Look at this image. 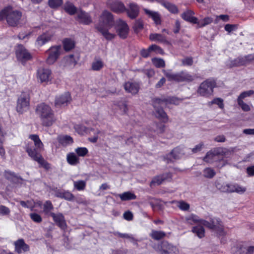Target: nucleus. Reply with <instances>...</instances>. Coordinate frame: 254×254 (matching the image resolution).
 <instances>
[{
    "label": "nucleus",
    "instance_id": "obj_35",
    "mask_svg": "<svg viewBox=\"0 0 254 254\" xmlns=\"http://www.w3.org/2000/svg\"><path fill=\"white\" fill-rule=\"evenodd\" d=\"M191 231L200 239L205 236V229L200 225L193 227Z\"/></svg>",
    "mask_w": 254,
    "mask_h": 254
},
{
    "label": "nucleus",
    "instance_id": "obj_63",
    "mask_svg": "<svg viewBox=\"0 0 254 254\" xmlns=\"http://www.w3.org/2000/svg\"><path fill=\"white\" fill-rule=\"evenodd\" d=\"M211 104H216L218 106L219 108L221 110L223 109L224 104L223 103V100L221 98H216L214 99L211 102Z\"/></svg>",
    "mask_w": 254,
    "mask_h": 254
},
{
    "label": "nucleus",
    "instance_id": "obj_2",
    "mask_svg": "<svg viewBox=\"0 0 254 254\" xmlns=\"http://www.w3.org/2000/svg\"><path fill=\"white\" fill-rule=\"evenodd\" d=\"M22 15L20 11L8 6L0 11V20L5 19L9 26L16 27L20 24Z\"/></svg>",
    "mask_w": 254,
    "mask_h": 254
},
{
    "label": "nucleus",
    "instance_id": "obj_52",
    "mask_svg": "<svg viewBox=\"0 0 254 254\" xmlns=\"http://www.w3.org/2000/svg\"><path fill=\"white\" fill-rule=\"evenodd\" d=\"M226 184H227L224 183L220 180H217L215 182V185L217 189L224 192H226L227 190L226 189Z\"/></svg>",
    "mask_w": 254,
    "mask_h": 254
},
{
    "label": "nucleus",
    "instance_id": "obj_23",
    "mask_svg": "<svg viewBox=\"0 0 254 254\" xmlns=\"http://www.w3.org/2000/svg\"><path fill=\"white\" fill-rule=\"evenodd\" d=\"M219 150V148H214L213 150L209 151L203 158V160L209 163L213 162L216 156L220 153Z\"/></svg>",
    "mask_w": 254,
    "mask_h": 254
},
{
    "label": "nucleus",
    "instance_id": "obj_38",
    "mask_svg": "<svg viewBox=\"0 0 254 254\" xmlns=\"http://www.w3.org/2000/svg\"><path fill=\"white\" fill-rule=\"evenodd\" d=\"M64 10L70 15L74 14L76 11L77 9L76 7L71 2H66L64 5Z\"/></svg>",
    "mask_w": 254,
    "mask_h": 254
},
{
    "label": "nucleus",
    "instance_id": "obj_18",
    "mask_svg": "<svg viewBox=\"0 0 254 254\" xmlns=\"http://www.w3.org/2000/svg\"><path fill=\"white\" fill-rule=\"evenodd\" d=\"M70 101L71 97L70 94L68 92H66L56 98L55 106L57 107H60L62 106L67 105Z\"/></svg>",
    "mask_w": 254,
    "mask_h": 254
},
{
    "label": "nucleus",
    "instance_id": "obj_48",
    "mask_svg": "<svg viewBox=\"0 0 254 254\" xmlns=\"http://www.w3.org/2000/svg\"><path fill=\"white\" fill-rule=\"evenodd\" d=\"M152 62L157 68L164 67L165 66V61L162 59L154 58L152 59Z\"/></svg>",
    "mask_w": 254,
    "mask_h": 254
},
{
    "label": "nucleus",
    "instance_id": "obj_37",
    "mask_svg": "<svg viewBox=\"0 0 254 254\" xmlns=\"http://www.w3.org/2000/svg\"><path fill=\"white\" fill-rule=\"evenodd\" d=\"M166 233L162 231H156L153 230L150 234V236L155 240H159L166 236Z\"/></svg>",
    "mask_w": 254,
    "mask_h": 254
},
{
    "label": "nucleus",
    "instance_id": "obj_50",
    "mask_svg": "<svg viewBox=\"0 0 254 254\" xmlns=\"http://www.w3.org/2000/svg\"><path fill=\"white\" fill-rule=\"evenodd\" d=\"M104 66V63L101 60H96L92 63V69L93 70H99Z\"/></svg>",
    "mask_w": 254,
    "mask_h": 254
},
{
    "label": "nucleus",
    "instance_id": "obj_55",
    "mask_svg": "<svg viewBox=\"0 0 254 254\" xmlns=\"http://www.w3.org/2000/svg\"><path fill=\"white\" fill-rule=\"evenodd\" d=\"M254 95V90H250L248 91H244L240 94L237 99L243 100L246 97H250Z\"/></svg>",
    "mask_w": 254,
    "mask_h": 254
},
{
    "label": "nucleus",
    "instance_id": "obj_56",
    "mask_svg": "<svg viewBox=\"0 0 254 254\" xmlns=\"http://www.w3.org/2000/svg\"><path fill=\"white\" fill-rule=\"evenodd\" d=\"M29 216L31 220L36 223H40L42 221L41 216L36 213H31Z\"/></svg>",
    "mask_w": 254,
    "mask_h": 254
},
{
    "label": "nucleus",
    "instance_id": "obj_51",
    "mask_svg": "<svg viewBox=\"0 0 254 254\" xmlns=\"http://www.w3.org/2000/svg\"><path fill=\"white\" fill-rule=\"evenodd\" d=\"M154 116L163 122H166L168 121V117L166 112H153Z\"/></svg>",
    "mask_w": 254,
    "mask_h": 254
},
{
    "label": "nucleus",
    "instance_id": "obj_53",
    "mask_svg": "<svg viewBox=\"0 0 254 254\" xmlns=\"http://www.w3.org/2000/svg\"><path fill=\"white\" fill-rule=\"evenodd\" d=\"M238 105L241 107V109L244 111H249L253 109V106L251 105H248L244 103L242 100L237 99Z\"/></svg>",
    "mask_w": 254,
    "mask_h": 254
},
{
    "label": "nucleus",
    "instance_id": "obj_26",
    "mask_svg": "<svg viewBox=\"0 0 254 254\" xmlns=\"http://www.w3.org/2000/svg\"><path fill=\"white\" fill-rule=\"evenodd\" d=\"M160 3L170 12L174 14H177L179 12L178 8L175 4L165 0H160Z\"/></svg>",
    "mask_w": 254,
    "mask_h": 254
},
{
    "label": "nucleus",
    "instance_id": "obj_13",
    "mask_svg": "<svg viewBox=\"0 0 254 254\" xmlns=\"http://www.w3.org/2000/svg\"><path fill=\"white\" fill-rule=\"evenodd\" d=\"M40 117L42 124L45 127L52 126L56 120L52 112H41Z\"/></svg>",
    "mask_w": 254,
    "mask_h": 254
},
{
    "label": "nucleus",
    "instance_id": "obj_39",
    "mask_svg": "<svg viewBox=\"0 0 254 254\" xmlns=\"http://www.w3.org/2000/svg\"><path fill=\"white\" fill-rule=\"evenodd\" d=\"M163 72L169 81H174L178 82L179 73H174L171 70H164Z\"/></svg>",
    "mask_w": 254,
    "mask_h": 254
},
{
    "label": "nucleus",
    "instance_id": "obj_15",
    "mask_svg": "<svg viewBox=\"0 0 254 254\" xmlns=\"http://www.w3.org/2000/svg\"><path fill=\"white\" fill-rule=\"evenodd\" d=\"M124 88L126 92L135 95L138 93L140 85L137 82L129 81L125 83Z\"/></svg>",
    "mask_w": 254,
    "mask_h": 254
},
{
    "label": "nucleus",
    "instance_id": "obj_29",
    "mask_svg": "<svg viewBox=\"0 0 254 254\" xmlns=\"http://www.w3.org/2000/svg\"><path fill=\"white\" fill-rule=\"evenodd\" d=\"M149 39L152 41L169 44V42L166 39V37L160 34L152 33L149 36Z\"/></svg>",
    "mask_w": 254,
    "mask_h": 254
},
{
    "label": "nucleus",
    "instance_id": "obj_32",
    "mask_svg": "<svg viewBox=\"0 0 254 254\" xmlns=\"http://www.w3.org/2000/svg\"><path fill=\"white\" fill-rule=\"evenodd\" d=\"M29 137L34 141V145L37 150L40 151L44 149V145L38 135L31 134Z\"/></svg>",
    "mask_w": 254,
    "mask_h": 254
},
{
    "label": "nucleus",
    "instance_id": "obj_4",
    "mask_svg": "<svg viewBox=\"0 0 254 254\" xmlns=\"http://www.w3.org/2000/svg\"><path fill=\"white\" fill-rule=\"evenodd\" d=\"M30 96L27 92H22L17 101V111H24L29 110Z\"/></svg>",
    "mask_w": 254,
    "mask_h": 254
},
{
    "label": "nucleus",
    "instance_id": "obj_40",
    "mask_svg": "<svg viewBox=\"0 0 254 254\" xmlns=\"http://www.w3.org/2000/svg\"><path fill=\"white\" fill-rule=\"evenodd\" d=\"M54 209V206L50 200H47L43 204V212L45 215H50L52 210Z\"/></svg>",
    "mask_w": 254,
    "mask_h": 254
},
{
    "label": "nucleus",
    "instance_id": "obj_28",
    "mask_svg": "<svg viewBox=\"0 0 254 254\" xmlns=\"http://www.w3.org/2000/svg\"><path fill=\"white\" fill-rule=\"evenodd\" d=\"M185 221L187 223L190 225H193L195 224H200L202 225V221H204V220L200 219L199 217L196 215L191 214L185 217Z\"/></svg>",
    "mask_w": 254,
    "mask_h": 254
},
{
    "label": "nucleus",
    "instance_id": "obj_49",
    "mask_svg": "<svg viewBox=\"0 0 254 254\" xmlns=\"http://www.w3.org/2000/svg\"><path fill=\"white\" fill-rule=\"evenodd\" d=\"M74 187L78 190H83L86 187V182L83 180L74 181Z\"/></svg>",
    "mask_w": 254,
    "mask_h": 254
},
{
    "label": "nucleus",
    "instance_id": "obj_11",
    "mask_svg": "<svg viewBox=\"0 0 254 254\" xmlns=\"http://www.w3.org/2000/svg\"><path fill=\"white\" fill-rule=\"evenodd\" d=\"M125 12L129 18L135 19L139 15V7L136 3L130 2L128 5V8H126Z\"/></svg>",
    "mask_w": 254,
    "mask_h": 254
},
{
    "label": "nucleus",
    "instance_id": "obj_24",
    "mask_svg": "<svg viewBox=\"0 0 254 254\" xmlns=\"http://www.w3.org/2000/svg\"><path fill=\"white\" fill-rule=\"evenodd\" d=\"M194 12L191 10L188 9L181 15L182 18L186 21L192 23L197 22V18L193 16Z\"/></svg>",
    "mask_w": 254,
    "mask_h": 254
},
{
    "label": "nucleus",
    "instance_id": "obj_62",
    "mask_svg": "<svg viewBox=\"0 0 254 254\" xmlns=\"http://www.w3.org/2000/svg\"><path fill=\"white\" fill-rule=\"evenodd\" d=\"M148 48L149 50H150L151 52H156L160 54H162L163 53V50L156 45L153 44L149 46Z\"/></svg>",
    "mask_w": 254,
    "mask_h": 254
},
{
    "label": "nucleus",
    "instance_id": "obj_54",
    "mask_svg": "<svg viewBox=\"0 0 254 254\" xmlns=\"http://www.w3.org/2000/svg\"><path fill=\"white\" fill-rule=\"evenodd\" d=\"M75 151L78 157H84L88 152V149L86 147H77Z\"/></svg>",
    "mask_w": 254,
    "mask_h": 254
},
{
    "label": "nucleus",
    "instance_id": "obj_42",
    "mask_svg": "<svg viewBox=\"0 0 254 254\" xmlns=\"http://www.w3.org/2000/svg\"><path fill=\"white\" fill-rule=\"evenodd\" d=\"M74 128H75L76 131L78 133H79L81 135H83L85 133H89L90 131H91L93 130V129H92V128L89 129L82 125H76L74 127Z\"/></svg>",
    "mask_w": 254,
    "mask_h": 254
},
{
    "label": "nucleus",
    "instance_id": "obj_8",
    "mask_svg": "<svg viewBox=\"0 0 254 254\" xmlns=\"http://www.w3.org/2000/svg\"><path fill=\"white\" fill-rule=\"evenodd\" d=\"M160 254H178V248L166 241L163 242L159 246L158 250Z\"/></svg>",
    "mask_w": 254,
    "mask_h": 254
},
{
    "label": "nucleus",
    "instance_id": "obj_1",
    "mask_svg": "<svg viewBox=\"0 0 254 254\" xmlns=\"http://www.w3.org/2000/svg\"><path fill=\"white\" fill-rule=\"evenodd\" d=\"M114 24L113 15L110 12L104 10L100 16V23L96 28L106 40H111L116 36L115 34L111 33L109 31Z\"/></svg>",
    "mask_w": 254,
    "mask_h": 254
},
{
    "label": "nucleus",
    "instance_id": "obj_45",
    "mask_svg": "<svg viewBox=\"0 0 254 254\" xmlns=\"http://www.w3.org/2000/svg\"><path fill=\"white\" fill-rule=\"evenodd\" d=\"M60 143L64 146H66L73 143L72 138L68 135H65L61 137L59 140Z\"/></svg>",
    "mask_w": 254,
    "mask_h": 254
},
{
    "label": "nucleus",
    "instance_id": "obj_22",
    "mask_svg": "<svg viewBox=\"0 0 254 254\" xmlns=\"http://www.w3.org/2000/svg\"><path fill=\"white\" fill-rule=\"evenodd\" d=\"M159 103L161 104H174L178 105L181 102V99L174 96H169L167 97H163L157 100Z\"/></svg>",
    "mask_w": 254,
    "mask_h": 254
},
{
    "label": "nucleus",
    "instance_id": "obj_17",
    "mask_svg": "<svg viewBox=\"0 0 254 254\" xmlns=\"http://www.w3.org/2000/svg\"><path fill=\"white\" fill-rule=\"evenodd\" d=\"M51 216L56 224L62 229L64 230L67 227V225L64 216L62 213L55 214L50 213Z\"/></svg>",
    "mask_w": 254,
    "mask_h": 254
},
{
    "label": "nucleus",
    "instance_id": "obj_61",
    "mask_svg": "<svg viewBox=\"0 0 254 254\" xmlns=\"http://www.w3.org/2000/svg\"><path fill=\"white\" fill-rule=\"evenodd\" d=\"M63 198L68 201H72L74 199V196L72 193H71L69 191L64 190V195Z\"/></svg>",
    "mask_w": 254,
    "mask_h": 254
},
{
    "label": "nucleus",
    "instance_id": "obj_6",
    "mask_svg": "<svg viewBox=\"0 0 254 254\" xmlns=\"http://www.w3.org/2000/svg\"><path fill=\"white\" fill-rule=\"evenodd\" d=\"M214 85V82L206 80L200 85L198 89V93L203 96L210 95L213 93Z\"/></svg>",
    "mask_w": 254,
    "mask_h": 254
},
{
    "label": "nucleus",
    "instance_id": "obj_57",
    "mask_svg": "<svg viewBox=\"0 0 254 254\" xmlns=\"http://www.w3.org/2000/svg\"><path fill=\"white\" fill-rule=\"evenodd\" d=\"M62 0H49V5L53 8H57L62 5Z\"/></svg>",
    "mask_w": 254,
    "mask_h": 254
},
{
    "label": "nucleus",
    "instance_id": "obj_43",
    "mask_svg": "<svg viewBox=\"0 0 254 254\" xmlns=\"http://www.w3.org/2000/svg\"><path fill=\"white\" fill-rule=\"evenodd\" d=\"M35 161L38 163L40 167H43L46 170H48L51 168V165L47 161H46L41 155Z\"/></svg>",
    "mask_w": 254,
    "mask_h": 254
},
{
    "label": "nucleus",
    "instance_id": "obj_10",
    "mask_svg": "<svg viewBox=\"0 0 254 254\" xmlns=\"http://www.w3.org/2000/svg\"><path fill=\"white\" fill-rule=\"evenodd\" d=\"M108 4L111 10L116 13H122L126 10L124 3L119 0H115L112 2L109 1Z\"/></svg>",
    "mask_w": 254,
    "mask_h": 254
},
{
    "label": "nucleus",
    "instance_id": "obj_21",
    "mask_svg": "<svg viewBox=\"0 0 254 254\" xmlns=\"http://www.w3.org/2000/svg\"><path fill=\"white\" fill-rule=\"evenodd\" d=\"M77 20L80 23L88 25L92 22V19L88 13L80 10L77 12Z\"/></svg>",
    "mask_w": 254,
    "mask_h": 254
},
{
    "label": "nucleus",
    "instance_id": "obj_44",
    "mask_svg": "<svg viewBox=\"0 0 254 254\" xmlns=\"http://www.w3.org/2000/svg\"><path fill=\"white\" fill-rule=\"evenodd\" d=\"M212 21L213 20L211 18L207 17L199 21L197 20V22L196 24H197L198 28H200L210 24Z\"/></svg>",
    "mask_w": 254,
    "mask_h": 254
},
{
    "label": "nucleus",
    "instance_id": "obj_58",
    "mask_svg": "<svg viewBox=\"0 0 254 254\" xmlns=\"http://www.w3.org/2000/svg\"><path fill=\"white\" fill-rule=\"evenodd\" d=\"M143 28V22L141 19L136 20L134 24L133 28L135 31H140Z\"/></svg>",
    "mask_w": 254,
    "mask_h": 254
},
{
    "label": "nucleus",
    "instance_id": "obj_64",
    "mask_svg": "<svg viewBox=\"0 0 254 254\" xmlns=\"http://www.w3.org/2000/svg\"><path fill=\"white\" fill-rule=\"evenodd\" d=\"M156 129L154 130L157 133H162L164 131L165 126L162 124H155Z\"/></svg>",
    "mask_w": 254,
    "mask_h": 254
},
{
    "label": "nucleus",
    "instance_id": "obj_33",
    "mask_svg": "<svg viewBox=\"0 0 254 254\" xmlns=\"http://www.w3.org/2000/svg\"><path fill=\"white\" fill-rule=\"evenodd\" d=\"M66 160L67 163L71 165H76L79 163V158L73 152L67 154Z\"/></svg>",
    "mask_w": 254,
    "mask_h": 254
},
{
    "label": "nucleus",
    "instance_id": "obj_60",
    "mask_svg": "<svg viewBox=\"0 0 254 254\" xmlns=\"http://www.w3.org/2000/svg\"><path fill=\"white\" fill-rule=\"evenodd\" d=\"M177 206L183 211H187L190 208L189 204L184 201H178Z\"/></svg>",
    "mask_w": 254,
    "mask_h": 254
},
{
    "label": "nucleus",
    "instance_id": "obj_19",
    "mask_svg": "<svg viewBox=\"0 0 254 254\" xmlns=\"http://www.w3.org/2000/svg\"><path fill=\"white\" fill-rule=\"evenodd\" d=\"M51 71L48 69L41 68L37 71V77L41 82H48L51 80Z\"/></svg>",
    "mask_w": 254,
    "mask_h": 254
},
{
    "label": "nucleus",
    "instance_id": "obj_9",
    "mask_svg": "<svg viewBox=\"0 0 254 254\" xmlns=\"http://www.w3.org/2000/svg\"><path fill=\"white\" fill-rule=\"evenodd\" d=\"M16 55L17 59L22 63L32 59L30 53L21 45L17 47Z\"/></svg>",
    "mask_w": 254,
    "mask_h": 254
},
{
    "label": "nucleus",
    "instance_id": "obj_59",
    "mask_svg": "<svg viewBox=\"0 0 254 254\" xmlns=\"http://www.w3.org/2000/svg\"><path fill=\"white\" fill-rule=\"evenodd\" d=\"M50 110L51 108L48 105L42 103L37 106L36 111H50Z\"/></svg>",
    "mask_w": 254,
    "mask_h": 254
},
{
    "label": "nucleus",
    "instance_id": "obj_30",
    "mask_svg": "<svg viewBox=\"0 0 254 254\" xmlns=\"http://www.w3.org/2000/svg\"><path fill=\"white\" fill-rule=\"evenodd\" d=\"M25 150L28 155L35 161L42 155L40 153L38 152L39 150H37L36 148L33 149L29 146H26Z\"/></svg>",
    "mask_w": 254,
    "mask_h": 254
},
{
    "label": "nucleus",
    "instance_id": "obj_3",
    "mask_svg": "<svg viewBox=\"0 0 254 254\" xmlns=\"http://www.w3.org/2000/svg\"><path fill=\"white\" fill-rule=\"evenodd\" d=\"M202 225L210 229L213 230L218 237H223L226 235L223 223L218 218H211L209 222L204 220V221H202Z\"/></svg>",
    "mask_w": 254,
    "mask_h": 254
},
{
    "label": "nucleus",
    "instance_id": "obj_47",
    "mask_svg": "<svg viewBox=\"0 0 254 254\" xmlns=\"http://www.w3.org/2000/svg\"><path fill=\"white\" fill-rule=\"evenodd\" d=\"M244 57L238 58L231 61L230 66H239L246 65Z\"/></svg>",
    "mask_w": 254,
    "mask_h": 254
},
{
    "label": "nucleus",
    "instance_id": "obj_14",
    "mask_svg": "<svg viewBox=\"0 0 254 254\" xmlns=\"http://www.w3.org/2000/svg\"><path fill=\"white\" fill-rule=\"evenodd\" d=\"M54 33L52 31H47L39 35L36 41L35 44L37 46H42L49 41L54 36Z\"/></svg>",
    "mask_w": 254,
    "mask_h": 254
},
{
    "label": "nucleus",
    "instance_id": "obj_46",
    "mask_svg": "<svg viewBox=\"0 0 254 254\" xmlns=\"http://www.w3.org/2000/svg\"><path fill=\"white\" fill-rule=\"evenodd\" d=\"M203 176L206 178L211 179L213 178L216 175L215 171L210 168H206L203 171Z\"/></svg>",
    "mask_w": 254,
    "mask_h": 254
},
{
    "label": "nucleus",
    "instance_id": "obj_16",
    "mask_svg": "<svg viewBox=\"0 0 254 254\" xmlns=\"http://www.w3.org/2000/svg\"><path fill=\"white\" fill-rule=\"evenodd\" d=\"M15 251L20 254L22 252L25 253L29 251V246L26 244L24 240L19 239L14 243Z\"/></svg>",
    "mask_w": 254,
    "mask_h": 254
},
{
    "label": "nucleus",
    "instance_id": "obj_31",
    "mask_svg": "<svg viewBox=\"0 0 254 254\" xmlns=\"http://www.w3.org/2000/svg\"><path fill=\"white\" fill-rule=\"evenodd\" d=\"M193 79V77L188 72L185 71L179 72L178 82H191Z\"/></svg>",
    "mask_w": 254,
    "mask_h": 254
},
{
    "label": "nucleus",
    "instance_id": "obj_27",
    "mask_svg": "<svg viewBox=\"0 0 254 254\" xmlns=\"http://www.w3.org/2000/svg\"><path fill=\"white\" fill-rule=\"evenodd\" d=\"M3 176L5 179L13 183L17 182L19 180H22L21 177L17 176L14 172L10 171H5Z\"/></svg>",
    "mask_w": 254,
    "mask_h": 254
},
{
    "label": "nucleus",
    "instance_id": "obj_7",
    "mask_svg": "<svg viewBox=\"0 0 254 254\" xmlns=\"http://www.w3.org/2000/svg\"><path fill=\"white\" fill-rule=\"evenodd\" d=\"M116 32L118 35L122 39H126L128 34L129 27L127 23L122 19L117 21L116 25Z\"/></svg>",
    "mask_w": 254,
    "mask_h": 254
},
{
    "label": "nucleus",
    "instance_id": "obj_36",
    "mask_svg": "<svg viewBox=\"0 0 254 254\" xmlns=\"http://www.w3.org/2000/svg\"><path fill=\"white\" fill-rule=\"evenodd\" d=\"M118 195L122 201L133 200L136 198V196L130 191H126L123 193L119 194Z\"/></svg>",
    "mask_w": 254,
    "mask_h": 254
},
{
    "label": "nucleus",
    "instance_id": "obj_5",
    "mask_svg": "<svg viewBox=\"0 0 254 254\" xmlns=\"http://www.w3.org/2000/svg\"><path fill=\"white\" fill-rule=\"evenodd\" d=\"M61 50L60 46H55L51 47L46 51V53L48 54L46 62L48 64H52L56 62L60 55Z\"/></svg>",
    "mask_w": 254,
    "mask_h": 254
},
{
    "label": "nucleus",
    "instance_id": "obj_12",
    "mask_svg": "<svg viewBox=\"0 0 254 254\" xmlns=\"http://www.w3.org/2000/svg\"><path fill=\"white\" fill-rule=\"evenodd\" d=\"M172 178V175L170 173H164L161 175L154 177L151 182L150 186H153L155 185H160L165 181H169Z\"/></svg>",
    "mask_w": 254,
    "mask_h": 254
},
{
    "label": "nucleus",
    "instance_id": "obj_41",
    "mask_svg": "<svg viewBox=\"0 0 254 254\" xmlns=\"http://www.w3.org/2000/svg\"><path fill=\"white\" fill-rule=\"evenodd\" d=\"M63 45L64 49L68 51L74 47V42L70 39H65L63 41Z\"/></svg>",
    "mask_w": 254,
    "mask_h": 254
},
{
    "label": "nucleus",
    "instance_id": "obj_20",
    "mask_svg": "<svg viewBox=\"0 0 254 254\" xmlns=\"http://www.w3.org/2000/svg\"><path fill=\"white\" fill-rule=\"evenodd\" d=\"M145 13L149 17L152 19L156 25H160L161 23L160 14L156 11H152L147 8H143Z\"/></svg>",
    "mask_w": 254,
    "mask_h": 254
},
{
    "label": "nucleus",
    "instance_id": "obj_25",
    "mask_svg": "<svg viewBox=\"0 0 254 254\" xmlns=\"http://www.w3.org/2000/svg\"><path fill=\"white\" fill-rule=\"evenodd\" d=\"M62 64L64 66L72 68L76 65L77 61L73 55H70L64 57L62 60Z\"/></svg>",
    "mask_w": 254,
    "mask_h": 254
},
{
    "label": "nucleus",
    "instance_id": "obj_34",
    "mask_svg": "<svg viewBox=\"0 0 254 254\" xmlns=\"http://www.w3.org/2000/svg\"><path fill=\"white\" fill-rule=\"evenodd\" d=\"M185 154L183 148L181 146H178L173 149L170 153L174 159H178Z\"/></svg>",
    "mask_w": 254,
    "mask_h": 254
}]
</instances>
